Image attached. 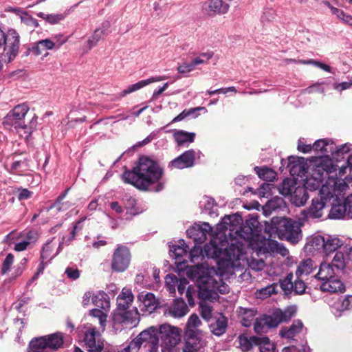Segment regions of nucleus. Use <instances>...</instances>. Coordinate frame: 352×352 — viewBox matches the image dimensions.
Here are the masks:
<instances>
[{"instance_id": "f257e3e1", "label": "nucleus", "mask_w": 352, "mask_h": 352, "mask_svg": "<svg viewBox=\"0 0 352 352\" xmlns=\"http://www.w3.org/2000/svg\"><path fill=\"white\" fill-rule=\"evenodd\" d=\"M164 174V168L157 160L142 155L132 170L122 173V179L140 190L158 192L164 188V183L161 182Z\"/></svg>"}, {"instance_id": "f03ea898", "label": "nucleus", "mask_w": 352, "mask_h": 352, "mask_svg": "<svg viewBox=\"0 0 352 352\" xmlns=\"http://www.w3.org/2000/svg\"><path fill=\"white\" fill-rule=\"evenodd\" d=\"M242 250V248L234 244L228 246L226 235L221 234L212 236L209 243L205 244L203 249L196 248L195 246L189 254L192 261L202 254L208 258L217 259L219 264L222 263L227 267L239 269L243 267V264L241 263L243 256Z\"/></svg>"}, {"instance_id": "7ed1b4c3", "label": "nucleus", "mask_w": 352, "mask_h": 352, "mask_svg": "<svg viewBox=\"0 0 352 352\" xmlns=\"http://www.w3.org/2000/svg\"><path fill=\"white\" fill-rule=\"evenodd\" d=\"M302 226L301 222L290 218L274 217L270 222L265 221L264 230L270 239L277 236L296 244L302 239Z\"/></svg>"}, {"instance_id": "20e7f679", "label": "nucleus", "mask_w": 352, "mask_h": 352, "mask_svg": "<svg viewBox=\"0 0 352 352\" xmlns=\"http://www.w3.org/2000/svg\"><path fill=\"white\" fill-rule=\"evenodd\" d=\"M29 111L27 104L23 103L15 106L3 118V124L6 128L14 127L17 132L23 130L26 136L32 133V129L36 126V120L33 118L26 121V116Z\"/></svg>"}, {"instance_id": "39448f33", "label": "nucleus", "mask_w": 352, "mask_h": 352, "mask_svg": "<svg viewBox=\"0 0 352 352\" xmlns=\"http://www.w3.org/2000/svg\"><path fill=\"white\" fill-rule=\"evenodd\" d=\"M130 347H132L135 352H138L141 347L148 352H157L159 347L158 329L150 327L142 331L130 342Z\"/></svg>"}, {"instance_id": "423d86ee", "label": "nucleus", "mask_w": 352, "mask_h": 352, "mask_svg": "<svg viewBox=\"0 0 352 352\" xmlns=\"http://www.w3.org/2000/svg\"><path fill=\"white\" fill-rule=\"evenodd\" d=\"M331 199L334 200V196L330 192H327L326 194L324 192L323 188H322L318 195L312 199L310 206L302 210L301 214L303 216L304 219H319L321 218L325 209L329 207V202Z\"/></svg>"}, {"instance_id": "0eeeda50", "label": "nucleus", "mask_w": 352, "mask_h": 352, "mask_svg": "<svg viewBox=\"0 0 352 352\" xmlns=\"http://www.w3.org/2000/svg\"><path fill=\"white\" fill-rule=\"evenodd\" d=\"M196 278L197 296L200 302L212 300L217 296L216 288L218 287L217 280L214 276L208 274L201 276H194Z\"/></svg>"}, {"instance_id": "6e6552de", "label": "nucleus", "mask_w": 352, "mask_h": 352, "mask_svg": "<svg viewBox=\"0 0 352 352\" xmlns=\"http://www.w3.org/2000/svg\"><path fill=\"white\" fill-rule=\"evenodd\" d=\"M131 257V252L127 246L118 245L111 256L112 271L118 273L125 272L130 266Z\"/></svg>"}, {"instance_id": "1a4fd4ad", "label": "nucleus", "mask_w": 352, "mask_h": 352, "mask_svg": "<svg viewBox=\"0 0 352 352\" xmlns=\"http://www.w3.org/2000/svg\"><path fill=\"white\" fill-rule=\"evenodd\" d=\"M159 338L166 347H174L181 340L179 328L169 324H162L158 329Z\"/></svg>"}, {"instance_id": "9d476101", "label": "nucleus", "mask_w": 352, "mask_h": 352, "mask_svg": "<svg viewBox=\"0 0 352 352\" xmlns=\"http://www.w3.org/2000/svg\"><path fill=\"white\" fill-rule=\"evenodd\" d=\"M20 47V36L19 33L14 29L8 30L6 34V41L2 47L8 61L10 62L17 56Z\"/></svg>"}, {"instance_id": "9b49d317", "label": "nucleus", "mask_w": 352, "mask_h": 352, "mask_svg": "<svg viewBox=\"0 0 352 352\" xmlns=\"http://www.w3.org/2000/svg\"><path fill=\"white\" fill-rule=\"evenodd\" d=\"M84 342L88 352H101L104 349L101 335L96 328H89L86 331Z\"/></svg>"}, {"instance_id": "f8f14e48", "label": "nucleus", "mask_w": 352, "mask_h": 352, "mask_svg": "<svg viewBox=\"0 0 352 352\" xmlns=\"http://www.w3.org/2000/svg\"><path fill=\"white\" fill-rule=\"evenodd\" d=\"M195 151L192 149L186 151L184 153L170 161L168 165L170 169H184L192 167L195 164Z\"/></svg>"}, {"instance_id": "ddd939ff", "label": "nucleus", "mask_w": 352, "mask_h": 352, "mask_svg": "<svg viewBox=\"0 0 352 352\" xmlns=\"http://www.w3.org/2000/svg\"><path fill=\"white\" fill-rule=\"evenodd\" d=\"M287 167L292 176L302 177L305 176L309 169V165L304 157L291 156L288 158Z\"/></svg>"}, {"instance_id": "4468645a", "label": "nucleus", "mask_w": 352, "mask_h": 352, "mask_svg": "<svg viewBox=\"0 0 352 352\" xmlns=\"http://www.w3.org/2000/svg\"><path fill=\"white\" fill-rule=\"evenodd\" d=\"M113 320L116 322L135 327L140 321L138 311L136 308L132 310L118 311V313L114 314Z\"/></svg>"}, {"instance_id": "2eb2a0df", "label": "nucleus", "mask_w": 352, "mask_h": 352, "mask_svg": "<svg viewBox=\"0 0 352 352\" xmlns=\"http://www.w3.org/2000/svg\"><path fill=\"white\" fill-rule=\"evenodd\" d=\"M138 300L140 302V308L150 314L155 311L159 305L155 295L151 292H141L138 296Z\"/></svg>"}, {"instance_id": "dca6fc26", "label": "nucleus", "mask_w": 352, "mask_h": 352, "mask_svg": "<svg viewBox=\"0 0 352 352\" xmlns=\"http://www.w3.org/2000/svg\"><path fill=\"white\" fill-rule=\"evenodd\" d=\"M229 4L223 0H207L204 4V9L210 16L221 15L228 12Z\"/></svg>"}, {"instance_id": "f3484780", "label": "nucleus", "mask_w": 352, "mask_h": 352, "mask_svg": "<svg viewBox=\"0 0 352 352\" xmlns=\"http://www.w3.org/2000/svg\"><path fill=\"white\" fill-rule=\"evenodd\" d=\"M297 307L295 305L288 306L284 310L278 309L275 310L272 316L276 327H277L282 322H289L296 314Z\"/></svg>"}, {"instance_id": "a211bd4d", "label": "nucleus", "mask_w": 352, "mask_h": 352, "mask_svg": "<svg viewBox=\"0 0 352 352\" xmlns=\"http://www.w3.org/2000/svg\"><path fill=\"white\" fill-rule=\"evenodd\" d=\"M212 231V228L210 224L208 223H204L201 226L188 230L187 233L190 237H193L196 243H202L206 241L207 234Z\"/></svg>"}, {"instance_id": "6ab92c4d", "label": "nucleus", "mask_w": 352, "mask_h": 352, "mask_svg": "<svg viewBox=\"0 0 352 352\" xmlns=\"http://www.w3.org/2000/svg\"><path fill=\"white\" fill-rule=\"evenodd\" d=\"M189 282L186 278H181L179 279L177 285V291L182 296L186 292V297L190 306L193 307L195 305L194 296L197 293L195 287L192 285H189L187 289L186 287Z\"/></svg>"}, {"instance_id": "aec40b11", "label": "nucleus", "mask_w": 352, "mask_h": 352, "mask_svg": "<svg viewBox=\"0 0 352 352\" xmlns=\"http://www.w3.org/2000/svg\"><path fill=\"white\" fill-rule=\"evenodd\" d=\"M275 327H276L272 314L257 318L254 324V329L257 334L266 333L269 329Z\"/></svg>"}, {"instance_id": "412c9836", "label": "nucleus", "mask_w": 352, "mask_h": 352, "mask_svg": "<svg viewBox=\"0 0 352 352\" xmlns=\"http://www.w3.org/2000/svg\"><path fill=\"white\" fill-rule=\"evenodd\" d=\"M166 78L165 76H153V77L149 78L148 79L140 80L135 84L129 85L126 89H124L121 92L120 95H121V96L124 97V96H126L127 94H129L135 91H138V90L140 89L141 88H142L152 82L162 81L163 80H165Z\"/></svg>"}, {"instance_id": "4be33fe9", "label": "nucleus", "mask_w": 352, "mask_h": 352, "mask_svg": "<svg viewBox=\"0 0 352 352\" xmlns=\"http://www.w3.org/2000/svg\"><path fill=\"white\" fill-rule=\"evenodd\" d=\"M303 324L300 320H296L289 327H283L280 329L279 334L282 338H293L302 331Z\"/></svg>"}, {"instance_id": "5701e85b", "label": "nucleus", "mask_w": 352, "mask_h": 352, "mask_svg": "<svg viewBox=\"0 0 352 352\" xmlns=\"http://www.w3.org/2000/svg\"><path fill=\"white\" fill-rule=\"evenodd\" d=\"M133 295L131 289L124 288L117 297L118 310H126L133 301Z\"/></svg>"}, {"instance_id": "b1692460", "label": "nucleus", "mask_w": 352, "mask_h": 352, "mask_svg": "<svg viewBox=\"0 0 352 352\" xmlns=\"http://www.w3.org/2000/svg\"><path fill=\"white\" fill-rule=\"evenodd\" d=\"M291 201L296 206L305 205L307 202L309 195L306 188L304 186H298L295 188L293 193L290 196Z\"/></svg>"}, {"instance_id": "393cba45", "label": "nucleus", "mask_w": 352, "mask_h": 352, "mask_svg": "<svg viewBox=\"0 0 352 352\" xmlns=\"http://www.w3.org/2000/svg\"><path fill=\"white\" fill-rule=\"evenodd\" d=\"M320 289L330 293H342L345 291V286L341 280L334 276L328 281L323 282L320 285Z\"/></svg>"}, {"instance_id": "a878e982", "label": "nucleus", "mask_w": 352, "mask_h": 352, "mask_svg": "<svg viewBox=\"0 0 352 352\" xmlns=\"http://www.w3.org/2000/svg\"><path fill=\"white\" fill-rule=\"evenodd\" d=\"M331 206V208L328 214V217L330 219H340L344 216H346V212L344 207V203L341 204L338 199L334 197V200L331 199L330 202H329V206Z\"/></svg>"}, {"instance_id": "bb28decb", "label": "nucleus", "mask_w": 352, "mask_h": 352, "mask_svg": "<svg viewBox=\"0 0 352 352\" xmlns=\"http://www.w3.org/2000/svg\"><path fill=\"white\" fill-rule=\"evenodd\" d=\"M333 147V142L329 139H321L316 141L313 144V150L320 152L322 156L330 155Z\"/></svg>"}, {"instance_id": "cd10ccee", "label": "nucleus", "mask_w": 352, "mask_h": 352, "mask_svg": "<svg viewBox=\"0 0 352 352\" xmlns=\"http://www.w3.org/2000/svg\"><path fill=\"white\" fill-rule=\"evenodd\" d=\"M342 240L336 236L327 235L324 237V252L323 254L328 255L336 252L338 248L342 246Z\"/></svg>"}, {"instance_id": "c85d7f7f", "label": "nucleus", "mask_w": 352, "mask_h": 352, "mask_svg": "<svg viewBox=\"0 0 352 352\" xmlns=\"http://www.w3.org/2000/svg\"><path fill=\"white\" fill-rule=\"evenodd\" d=\"M228 327V319L222 314H220L215 321L212 322L210 325V328L213 334L216 336L223 335Z\"/></svg>"}, {"instance_id": "c756f323", "label": "nucleus", "mask_w": 352, "mask_h": 352, "mask_svg": "<svg viewBox=\"0 0 352 352\" xmlns=\"http://www.w3.org/2000/svg\"><path fill=\"white\" fill-rule=\"evenodd\" d=\"M44 336L48 343V348H50V351H55L63 347L64 343L63 333L56 332Z\"/></svg>"}, {"instance_id": "7c9ffc66", "label": "nucleus", "mask_w": 352, "mask_h": 352, "mask_svg": "<svg viewBox=\"0 0 352 352\" xmlns=\"http://www.w3.org/2000/svg\"><path fill=\"white\" fill-rule=\"evenodd\" d=\"M28 352H50L45 336L32 339L28 346Z\"/></svg>"}, {"instance_id": "2f4dec72", "label": "nucleus", "mask_w": 352, "mask_h": 352, "mask_svg": "<svg viewBox=\"0 0 352 352\" xmlns=\"http://www.w3.org/2000/svg\"><path fill=\"white\" fill-rule=\"evenodd\" d=\"M188 311V308L182 298H176L174 300L173 307L170 309V314L175 318H182Z\"/></svg>"}, {"instance_id": "473e14b6", "label": "nucleus", "mask_w": 352, "mask_h": 352, "mask_svg": "<svg viewBox=\"0 0 352 352\" xmlns=\"http://www.w3.org/2000/svg\"><path fill=\"white\" fill-rule=\"evenodd\" d=\"M334 276L335 272L332 265L326 263L320 265L318 272L314 276L316 278L324 282L328 281Z\"/></svg>"}, {"instance_id": "72a5a7b5", "label": "nucleus", "mask_w": 352, "mask_h": 352, "mask_svg": "<svg viewBox=\"0 0 352 352\" xmlns=\"http://www.w3.org/2000/svg\"><path fill=\"white\" fill-rule=\"evenodd\" d=\"M55 46L54 42L50 38L43 39L35 43L32 47V51L34 54L41 55L47 50H52Z\"/></svg>"}, {"instance_id": "f704fd0d", "label": "nucleus", "mask_w": 352, "mask_h": 352, "mask_svg": "<svg viewBox=\"0 0 352 352\" xmlns=\"http://www.w3.org/2000/svg\"><path fill=\"white\" fill-rule=\"evenodd\" d=\"M173 138L178 146H180L186 143L193 142L195 138V133L179 130L174 132Z\"/></svg>"}, {"instance_id": "c9c22d12", "label": "nucleus", "mask_w": 352, "mask_h": 352, "mask_svg": "<svg viewBox=\"0 0 352 352\" xmlns=\"http://www.w3.org/2000/svg\"><path fill=\"white\" fill-rule=\"evenodd\" d=\"M261 338L250 336V338L241 335L239 337V346L243 351H250L253 346L259 344Z\"/></svg>"}, {"instance_id": "e433bc0d", "label": "nucleus", "mask_w": 352, "mask_h": 352, "mask_svg": "<svg viewBox=\"0 0 352 352\" xmlns=\"http://www.w3.org/2000/svg\"><path fill=\"white\" fill-rule=\"evenodd\" d=\"M316 267V266L314 265V262L311 258L304 260L298 266L296 271V276H298V278H301L304 275L307 276L310 274Z\"/></svg>"}, {"instance_id": "4c0bfd02", "label": "nucleus", "mask_w": 352, "mask_h": 352, "mask_svg": "<svg viewBox=\"0 0 352 352\" xmlns=\"http://www.w3.org/2000/svg\"><path fill=\"white\" fill-rule=\"evenodd\" d=\"M296 183L294 179L290 178H285L279 184L278 187V191L281 195L284 196H291L295 188H296Z\"/></svg>"}, {"instance_id": "58836bf2", "label": "nucleus", "mask_w": 352, "mask_h": 352, "mask_svg": "<svg viewBox=\"0 0 352 352\" xmlns=\"http://www.w3.org/2000/svg\"><path fill=\"white\" fill-rule=\"evenodd\" d=\"M254 171L259 178L267 182L274 181L276 176V173L274 170L266 166H256L254 168Z\"/></svg>"}, {"instance_id": "ea45409f", "label": "nucleus", "mask_w": 352, "mask_h": 352, "mask_svg": "<svg viewBox=\"0 0 352 352\" xmlns=\"http://www.w3.org/2000/svg\"><path fill=\"white\" fill-rule=\"evenodd\" d=\"M325 236L316 235L311 237L307 246L310 247L309 250H315L319 253H323Z\"/></svg>"}, {"instance_id": "a19ab883", "label": "nucleus", "mask_w": 352, "mask_h": 352, "mask_svg": "<svg viewBox=\"0 0 352 352\" xmlns=\"http://www.w3.org/2000/svg\"><path fill=\"white\" fill-rule=\"evenodd\" d=\"M70 10L65 12L64 13L53 14H45V13L40 12L37 13V16L43 19H45L47 23L50 24H56L63 20L66 16L68 15Z\"/></svg>"}, {"instance_id": "79ce46f5", "label": "nucleus", "mask_w": 352, "mask_h": 352, "mask_svg": "<svg viewBox=\"0 0 352 352\" xmlns=\"http://www.w3.org/2000/svg\"><path fill=\"white\" fill-rule=\"evenodd\" d=\"M241 315V324L245 327H249L256 314V311L253 309L241 308L240 311Z\"/></svg>"}, {"instance_id": "37998d69", "label": "nucleus", "mask_w": 352, "mask_h": 352, "mask_svg": "<svg viewBox=\"0 0 352 352\" xmlns=\"http://www.w3.org/2000/svg\"><path fill=\"white\" fill-rule=\"evenodd\" d=\"M122 201L124 202V207L129 214L135 216L140 212L136 206L137 201L134 197L126 195L122 199Z\"/></svg>"}, {"instance_id": "c03bdc74", "label": "nucleus", "mask_w": 352, "mask_h": 352, "mask_svg": "<svg viewBox=\"0 0 352 352\" xmlns=\"http://www.w3.org/2000/svg\"><path fill=\"white\" fill-rule=\"evenodd\" d=\"M236 234L241 238L244 239L245 241H251L257 234L254 232V230L245 223H243L236 231Z\"/></svg>"}, {"instance_id": "a18cd8bd", "label": "nucleus", "mask_w": 352, "mask_h": 352, "mask_svg": "<svg viewBox=\"0 0 352 352\" xmlns=\"http://www.w3.org/2000/svg\"><path fill=\"white\" fill-rule=\"evenodd\" d=\"M68 190L69 189H67L58 197L56 201L52 206V208H54L58 211H65L72 206V204L71 202L63 201Z\"/></svg>"}, {"instance_id": "49530a36", "label": "nucleus", "mask_w": 352, "mask_h": 352, "mask_svg": "<svg viewBox=\"0 0 352 352\" xmlns=\"http://www.w3.org/2000/svg\"><path fill=\"white\" fill-rule=\"evenodd\" d=\"M330 265H332L333 268L336 267L338 270H343L346 265H349L345 259L344 252H337Z\"/></svg>"}, {"instance_id": "de8ad7c7", "label": "nucleus", "mask_w": 352, "mask_h": 352, "mask_svg": "<svg viewBox=\"0 0 352 352\" xmlns=\"http://www.w3.org/2000/svg\"><path fill=\"white\" fill-rule=\"evenodd\" d=\"M332 148L333 151L330 152V155L337 161L342 158L344 155L349 153L350 151L349 145L347 144H344L340 147H337L333 143V147Z\"/></svg>"}, {"instance_id": "09e8293b", "label": "nucleus", "mask_w": 352, "mask_h": 352, "mask_svg": "<svg viewBox=\"0 0 352 352\" xmlns=\"http://www.w3.org/2000/svg\"><path fill=\"white\" fill-rule=\"evenodd\" d=\"M201 344L197 338H189L185 344L183 352H200Z\"/></svg>"}, {"instance_id": "8fccbe9b", "label": "nucleus", "mask_w": 352, "mask_h": 352, "mask_svg": "<svg viewBox=\"0 0 352 352\" xmlns=\"http://www.w3.org/2000/svg\"><path fill=\"white\" fill-rule=\"evenodd\" d=\"M293 274L289 273L284 279L280 280V286L285 294H290L293 290Z\"/></svg>"}, {"instance_id": "3c124183", "label": "nucleus", "mask_w": 352, "mask_h": 352, "mask_svg": "<svg viewBox=\"0 0 352 352\" xmlns=\"http://www.w3.org/2000/svg\"><path fill=\"white\" fill-rule=\"evenodd\" d=\"M179 279L172 274H168L165 277L166 287L170 294H175V286L178 283Z\"/></svg>"}, {"instance_id": "603ef678", "label": "nucleus", "mask_w": 352, "mask_h": 352, "mask_svg": "<svg viewBox=\"0 0 352 352\" xmlns=\"http://www.w3.org/2000/svg\"><path fill=\"white\" fill-rule=\"evenodd\" d=\"M257 346H259L260 352H274V346L267 337L261 338L259 344Z\"/></svg>"}, {"instance_id": "864d4df0", "label": "nucleus", "mask_w": 352, "mask_h": 352, "mask_svg": "<svg viewBox=\"0 0 352 352\" xmlns=\"http://www.w3.org/2000/svg\"><path fill=\"white\" fill-rule=\"evenodd\" d=\"M331 9L332 13L336 15L338 19L344 23L352 26V16L346 14L342 10L336 8L332 7Z\"/></svg>"}, {"instance_id": "5fc2aeb1", "label": "nucleus", "mask_w": 352, "mask_h": 352, "mask_svg": "<svg viewBox=\"0 0 352 352\" xmlns=\"http://www.w3.org/2000/svg\"><path fill=\"white\" fill-rule=\"evenodd\" d=\"M14 256L12 253H9L4 261H3L1 269V274H7L11 268V266L14 263Z\"/></svg>"}, {"instance_id": "6e6d98bb", "label": "nucleus", "mask_w": 352, "mask_h": 352, "mask_svg": "<svg viewBox=\"0 0 352 352\" xmlns=\"http://www.w3.org/2000/svg\"><path fill=\"white\" fill-rule=\"evenodd\" d=\"M104 34V31L101 29H96L94 31L93 35L91 36V38L87 41L89 49L92 48L94 46H96L97 45V43L102 37Z\"/></svg>"}, {"instance_id": "4d7b16f0", "label": "nucleus", "mask_w": 352, "mask_h": 352, "mask_svg": "<svg viewBox=\"0 0 352 352\" xmlns=\"http://www.w3.org/2000/svg\"><path fill=\"white\" fill-rule=\"evenodd\" d=\"M306 285L303 280L300 278H298L296 276V279L293 283V290L296 294H303L306 289Z\"/></svg>"}, {"instance_id": "13d9d810", "label": "nucleus", "mask_w": 352, "mask_h": 352, "mask_svg": "<svg viewBox=\"0 0 352 352\" xmlns=\"http://www.w3.org/2000/svg\"><path fill=\"white\" fill-rule=\"evenodd\" d=\"M201 316L206 320H209L212 316V308L206 302H199Z\"/></svg>"}, {"instance_id": "bf43d9fd", "label": "nucleus", "mask_w": 352, "mask_h": 352, "mask_svg": "<svg viewBox=\"0 0 352 352\" xmlns=\"http://www.w3.org/2000/svg\"><path fill=\"white\" fill-rule=\"evenodd\" d=\"M201 109L202 108H201V107H197V108H192L188 110L185 109L182 113H180L178 116L175 117L171 122L173 123V122L182 121L186 117L194 114L197 111L201 110Z\"/></svg>"}, {"instance_id": "052dcab7", "label": "nucleus", "mask_w": 352, "mask_h": 352, "mask_svg": "<svg viewBox=\"0 0 352 352\" xmlns=\"http://www.w3.org/2000/svg\"><path fill=\"white\" fill-rule=\"evenodd\" d=\"M53 248L50 245V243H46L44 246L43 247V249L41 252V260L46 261L48 260L50 261L53 256H51V254L52 253Z\"/></svg>"}, {"instance_id": "680f3d73", "label": "nucleus", "mask_w": 352, "mask_h": 352, "mask_svg": "<svg viewBox=\"0 0 352 352\" xmlns=\"http://www.w3.org/2000/svg\"><path fill=\"white\" fill-rule=\"evenodd\" d=\"M28 165V161L26 159L23 160H16L12 163L10 166V172L12 173H19L23 171L22 167Z\"/></svg>"}, {"instance_id": "e2e57ef3", "label": "nucleus", "mask_w": 352, "mask_h": 352, "mask_svg": "<svg viewBox=\"0 0 352 352\" xmlns=\"http://www.w3.org/2000/svg\"><path fill=\"white\" fill-rule=\"evenodd\" d=\"M90 314L95 318H98L101 326L104 327L107 321V314L102 310L94 309L90 311Z\"/></svg>"}, {"instance_id": "0e129e2a", "label": "nucleus", "mask_w": 352, "mask_h": 352, "mask_svg": "<svg viewBox=\"0 0 352 352\" xmlns=\"http://www.w3.org/2000/svg\"><path fill=\"white\" fill-rule=\"evenodd\" d=\"M276 287L275 285H270L264 288H261L259 289V295L261 298H265L270 296L273 294H276Z\"/></svg>"}, {"instance_id": "69168bd1", "label": "nucleus", "mask_w": 352, "mask_h": 352, "mask_svg": "<svg viewBox=\"0 0 352 352\" xmlns=\"http://www.w3.org/2000/svg\"><path fill=\"white\" fill-rule=\"evenodd\" d=\"M85 219L86 217H82L76 222L72 232H70V236L67 239L69 242L73 241L76 238L77 233L82 230V226L80 224L85 220Z\"/></svg>"}, {"instance_id": "338daca9", "label": "nucleus", "mask_w": 352, "mask_h": 352, "mask_svg": "<svg viewBox=\"0 0 352 352\" xmlns=\"http://www.w3.org/2000/svg\"><path fill=\"white\" fill-rule=\"evenodd\" d=\"M213 56L212 52H206L201 53L200 56L195 58L192 59V61L195 64V65L204 64L208 62L212 57Z\"/></svg>"}, {"instance_id": "774afa93", "label": "nucleus", "mask_w": 352, "mask_h": 352, "mask_svg": "<svg viewBox=\"0 0 352 352\" xmlns=\"http://www.w3.org/2000/svg\"><path fill=\"white\" fill-rule=\"evenodd\" d=\"M351 309H352V295H347L341 302L340 310L345 311Z\"/></svg>"}]
</instances>
